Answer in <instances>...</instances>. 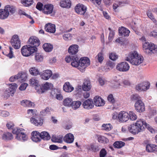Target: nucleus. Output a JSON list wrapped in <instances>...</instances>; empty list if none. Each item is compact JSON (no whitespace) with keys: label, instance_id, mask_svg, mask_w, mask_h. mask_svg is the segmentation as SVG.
<instances>
[{"label":"nucleus","instance_id":"aec40b11","mask_svg":"<svg viewBox=\"0 0 157 157\" xmlns=\"http://www.w3.org/2000/svg\"><path fill=\"white\" fill-rule=\"evenodd\" d=\"M25 76H26L25 75H23L21 73H19L17 75L11 77L9 78V81L10 82H13L17 79H19V81L21 80L24 81L25 80Z\"/></svg>","mask_w":157,"mask_h":157},{"label":"nucleus","instance_id":"79ce46f5","mask_svg":"<svg viewBox=\"0 0 157 157\" xmlns=\"http://www.w3.org/2000/svg\"><path fill=\"white\" fill-rule=\"evenodd\" d=\"M113 128V126L110 123L103 124H102L101 128L103 130L109 131L111 130Z\"/></svg>","mask_w":157,"mask_h":157},{"label":"nucleus","instance_id":"cd10ccee","mask_svg":"<svg viewBox=\"0 0 157 157\" xmlns=\"http://www.w3.org/2000/svg\"><path fill=\"white\" fill-rule=\"evenodd\" d=\"M29 83L30 85L34 86L36 90L37 87L39 89L40 86L39 80L35 77H33L29 80Z\"/></svg>","mask_w":157,"mask_h":157},{"label":"nucleus","instance_id":"ea45409f","mask_svg":"<svg viewBox=\"0 0 157 157\" xmlns=\"http://www.w3.org/2000/svg\"><path fill=\"white\" fill-rule=\"evenodd\" d=\"M40 138L44 140H48L51 138L49 133L46 131L42 132L40 133Z\"/></svg>","mask_w":157,"mask_h":157},{"label":"nucleus","instance_id":"bb28decb","mask_svg":"<svg viewBox=\"0 0 157 157\" xmlns=\"http://www.w3.org/2000/svg\"><path fill=\"white\" fill-rule=\"evenodd\" d=\"M40 133L39 132L34 131L31 133V138L33 141L35 142H38L40 141L41 138Z\"/></svg>","mask_w":157,"mask_h":157},{"label":"nucleus","instance_id":"5fc2aeb1","mask_svg":"<svg viewBox=\"0 0 157 157\" xmlns=\"http://www.w3.org/2000/svg\"><path fill=\"white\" fill-rule=\"evenodd\" d=\"M63 37L64 40L67 41L71 39L72 35L70 33H67L63 34Z\"/></svg>","mask_w":157,"mask_h":157},{"label":"nucleus","instance_id":"680f3d73","mask_svg":"<svg viewBox=\"0 0 157 157\" xmlns=\"http://www.w3.org/2000/svg\"><path fill=\"white\" fill-rule=\"evenodd\" d=\"M147 15L148 17L151 20L153 21V22L154 23L156 22V20L154 17L151 13L150 11H148L147 13Z\"/></svg>","mask_w":157,"mask_h":157},{"label":"nucleus","instance_id":"774afa93","mask_svg":"<svg viewBox=\"0 0 157 157\" xmlns=\"http://www.w3.org/2000/svg\"><path fill=\"white\" fill-rule=\"evenodd\" d=\"M36 8L39 10H43V4L42 3L39 2L37 3L36 6Z\"/></svg>","mask_w":157,"mask_h":157},{"label":"nucleus","instance_id":"de8ad7c7","mask_svg":"<svg viewBox=\"0 0 157 157\" xmlns=\"http://www.w3.org/2000/svg\"><path fill=\"white\" fill-rule=\"evenodd\" d=\"M89 150L95 152L98 151L100 150V148L98 146L94 145L93 144H91L88 148Z\"/></svg>","mask_w":157,"mask_h":157},{"label":"nucleus","instance_id":"338daca9","mask_svg":"<svg viewBox=\"0 0 157 157\" xmlns=\"http://www.w3.org/2000/svg\"><path fill=\"white\" fill-rule=\"evenodd\" d=\"M27 86L28 84L27 83H22L20 86L19 89L21 91L24 90L26 89Z\"/></svg>","mask_w":157,"mask_h":157},{"label":"nucleus","instance_id":"58836bf2","mask_svg":"<svg viewBox=\"0 0 157 157\" xmlns=\"http://www.w3.org/2000/svg\"><path fill=\"white\" fill-rule=\"evenodd\" d=\"M95 137L98 138V141L99 143H107L109 141L108 139L104 136L98 135H95Z\"/></svg>","mask_w":157,"mask_h":157},{"label":"nucleus","instance_id":"bf43d9fd","mask_svg":"<svg viewBox=\"0 0 157 157\" xmlns=\"http://www.w3.org/2000/svg\"><path fill=\"white\" fill-rule=\"evenodd\" d=\"M109 29L110 30L109 36V39L110 41H111L113 39L115 33L113 31L110 30V28H109Z\"/></svg>","mask_w":157,"mask_h":157},{"label":"nucleus","instance_id":"e433bc0d","mask_svg":"<svg viewBox=\"0 0 157 157\" xmlns=\"http://www.w3.org/2000/svg\"><path fill=\"white\" fill-rule=\"evenodd\" d=\"M7 85L9 86L8 90L12 93V96H13L12 95H13L16 91V90L17 87V85L14 83H13L10 84H9Z\"/></svg>","mask_w":157,"mask_h":157},{"label":"nucleus","instance_id":"f8f14e48","mask_svg":"<svg viewBox=\"0 0 157 157\" xmlns=\"http://www.w3.org/2000/svg\"><path fill=\"white\" fill-rule=\"evenodd\" d=\"M134 107L136 111L139 113H141L145 111L144 104L141 100L136 101Z\"/></svg>","mask_w":157,"mask_h":157},{"label":"nucleus","instance_id":"69168bd1","mask_svg":"<svg viewBox=\"0 0 157 157\" xmlns=\"http://www.w3.org/2000/svg\"><path fill=\"white\" fill-rule=\"evenodd\" d=\"M9 49L10 52L7 56L10 58L11 59L14 57L13 52V48L11 47H9Z\"/></svg>","mask_w":157,"mask_h":157},{"label":"nucleus","instance_id":"423d86ee","mask_svg":"<svg viewBox=\"0 0 157 157\" xmlns=\"http://www.w3.org/2000/svg\"><path fill=\"white\" fill-rule=\"evenodd\" d=\"M53 85L51 83L46 82L45 83L40 86L39 89L37 87L36 91L39 94H42L44 93L47 91L53 88Z\"/></svg>","mask_w":157,"mask_h":157},{"label":"nucleus","instance_id":"4468645a","mask_svg":"<svg viewBox=\"0 0 157 157\" xmlns=\"http://www.w3.org/2000/svg\"><path fill=\"white\" fill-rule=\"evenodd\" d=\"M118 119L121 122H125L128 120V113L125 111H122L118 114Z\"/></svg>","mask_w":157,"mask_h":157},{"label":"nucleus","instance_id":"dca6fc26","mask_svg":"<svg viewBox=\"0 0 157 157\" xmlns=\"http://www.w3.org/2000/svg\"><path fill=\"white\" fill-rule=\"evenodd\" d=\"M128 130L130 133L134 135L138 134L143 131L138 126H136L134 123L128 126Z\"/></svg>","mask_w":157,"mask_h":157},{"label":"nucleus","instance_id":"e2e57ef3","mask_svg":"<svg viewBox=\"0 0 157 157\" xmlns=\"http://www.w3.org/2000/svg\"><path fill=\"white\" fill-rule=\"evenodd\" d=\"M12 93L9 90H6L4 92L3 96L4 98L7 99L8 97H10Z\"/></svg>","mask_w":157,"mask_h":157},{"label":"nucleus","instance_id":"f257e3e1","mask_svg":"<svg viewBox=\"0 0 157 157\" xmlns=\"http://www.w3.org/2000/svg\"><path fill=\"white\" fill-rule=\"evenodd\" d=\"M126 60L133 65H138L143 62L144 58L139 55L136 51H133L128 54Z\"/></svg>","mask_w":157,"mask_h":157},{"label":"nucleus","instance_id":"49530a36","mask_svg":"<svg viewBox=\"0 0 157 157\" xmlns=\"http://www.w3.org/2000/svg\"><path fill=\"white\" fill-rule=\"evenodd\" d=\"M21 3L25 6H29L33 4V0H22Z\"/></svg>","mask_w":157,"mask_h":157},{"label":"nucleus","instance_id":"72a5a7b5","mask_svg":"<svg viewBox=\"0 0 157 157\" xmlns=\"http://www.w3.org/2000/svg\"><path fill=\"white\" fill-rule=\"evenodd\" d=\"M146 150L148 152L157 151V146L153 144H147L146 147Z\"/></svg>","mask_w":157,"mask_h":157},{"label":"nucleus","instance_id":"1a4fd4ad","mask_svg":"<svg viewBox=\"0 0 157 157\" xmlns=\"http://www.w3.org/2000/svg\"><path fill=\"white\" fill-rule=\"evenodd\" d=\"M116 67L118 71L121 72L127 71L130 68L128 64L125 62H123L118 63Z\"/></svg>","mask_w":157,"mask_h":157},{"label":"nucleus","instance_id":"20e7f679","mask_svg":"<svg viewBox=\"0 0 157 157\" xmlns=\"http://www.w3.org/2000/svg\"><path fill=\"white\" fill-rule=\"evenodd\" d=\"M24 131V130L23 128H15L12 132L13 133L16 134V138L17 139L24 141L27 140L28 137L25 133L23 132Z\"/></svg>","mask_w":157,"mask_h":157},{"label":"nucleus","instance_id":"3c124183","mask_svg":"<svg viewBox=\"0 0 157 157\" xmlns=\"http://www.w3.org/2000/svg\"><path fill=\"white\" fill-rule=\"evenodd\" d=\"M35 60L37 62H40L43 59V56L42 54L40 53H36L35 56Z\"/></svg>","mask_w":157,"mask_h":157},{"label":"nucleus","instance_id":"0e129e2a","mask_svg":"<svg viewBox=\"0 0 157 157\" xmlns=\"http://www.w3.org/2000/svg\"><path fill=\"white\" fill-rule=\"evenodd\" d=\"M6 126L8 129H12L14 127V124L13 122L10 121L7 123Z\"/></svg>","mask_w":157,"mask_h":157},{"label":"nucleus","instance_id":"4be33fe9","mask_svg":"<svg viewBox=\"0 0 157 157\" xmlns=\"http://www.w3.org/2000/svg\"><path fill=\"white\" fill-rule=\"evenodd\" d=\"M94 103L97 106H101L105 104V101L99 96H96L94 98Z\"/></svg>","mask_w":157,"mask_h":157},{"label":"nucleus","instance_id":"603ef678","mask_svg":"<svg viewBox=\"0 0 157 157\" xmlns=\"http://www.w3.org/2000/svg\"><path fill=\"white\" fill-rule=\"evenodd\" d=\"M37 111L34 109H29L27 110V113L29 116H35L37 115Z\"/></svg>","mask_w":157,"mask_h":157},{"label":"nucleus","instance_id":"864d4df0","mask_svg":"<svg viewBox=\"0 0 157 157\" xmlns=\"http://www.w3.org/2000/svg\"><path fill=\"white\" fill-rule=\"evenodd\" d=\"M52 142L58 143H61L63 142L62 138H59L56 136L52 137Z\"/></svg>","mask_w":157,"mask_h":157},{"label":"nucleus","instance_id":"412c9836","mask_svg":"<svg viewBox=\"0 0 157 157\" xmlns=\"http://www.w3.org/2000/svg\"><path fill=\"white\" fill-rule=\"evenodd\" d=\"M45 29L48 32L54 33L56 30V26L54 24L48 23L45 25Z\"/></svg>","mask_w":157,"mask_h":157},{"label":"nucleus","instance_id":"4d7b16f0","mask_svg":"<svg viewBox=\"0 0 157 157\" xmlns=\"http://www.w3.org/2000/svg\"><path fill=\"white\" fill-rule=\"evenodd\" d=\"M109 58L110 59L114 61L118 58V56L115 53L112 52L109 55Z\"/></svg>","mask_w":157,"mask_h":157},{"label":"nucleus","instance_id":"a878e982","mask_svg":"<svg viewBox=\"0 0 157 157\" xmlns=\"http://www.w3.org/2000/svg\"><path fill=\"white\" fill-rule=\"evenodd\" d=\"M118 31L119 35L122 36H128L130 33L129 30L123 27L119 28Z\"/></svg>","mask_w":157,"mask_h":157},{"label":"nucleus","instance_id":"09e8293b","mask_svg":"<svg viewBox=\"0 0 157 157\" xmlns=\"http://www.w3.org/2000/svg\"><path fill=\"white\" fill-rule=\"evenodd\" d=\"M125 145L124 142L122 141H116L113 144L114 146L117 148H120L123 147Z\"/></svg>","mask_w":157,"mask_h":157},{"label":"nucleus","instance_id":"6ab92c4d","mask_svg":"<svg viewBox=\"0 0 157 157\" xmlns=\"http://www.w3.org/2000/svg\"><path fill=\"white\" fill-rule=\"evenodd\" d=\"M31 123L34 125L37 126H40L43 124V120L40 118H35L33 117L30 118Z\"/></svg>","mask_w":157,"mask_h":157},{"label":"nucleus","instance_id":"9b49d317","mask_svg":"<svg viewBox=\"0 0 157 157\" xmlns=\"http://www.w3.org/2000/svg\"><path fill=\"white\" fill-rule=\"evenodd\" d=\"M87 8L82 4L78 3L75 7V12L78 14L84 15L87 10Z\"/></svg>","mask_w":157,"mask_h":157},{"label":"nucleus","instance_id":"f3484780","mask_svg":"<svg viewBox=\"0 0 157 157\" xmlns=\"http://www.w3.org/2000/svg\"><path fill=\"white\" fill-rule=\"evenodd\" d=\"M28 43L31 45H30V46H35L36 48V47L40 45V42L37 37L36 36H32L30 37Z\"/></svg>","mask_w":157,"mask_h":157},{"label":"nucleus","instance_id":"c9c22d12","mask_svg":"<svg viewBox=\"0 0 157 157\" xmlns=\"http://www.w3.org/2000/svg\"><path fill=\"white\" fill-rule=\"evenodd\" d=\"M91 87L90 82L88 80H86L84 82L82 89L84 91H87L90 90Z\"/></svg>","mask_w":157,"mask_h":157},{"label":"nucleus","instance_id":"c85d7f7f","mask_svg":"<svg viewBox=\"0 0 157 157\" xmlns=\"http://www.w3.org/2000/svg\"><path fill=\"white\" fill-rule=\"evenodd\" d=\"M63 89L65 92L69 93L71 92L74 90V87L68 82L65 83L63 85Z\"/></svg>","mask_w":157,"mask_h":157},{"label":"nucleus","instance_id":"a18cd8bd","mask_svg":"<svg viewBox=\"0 0 157 157\" xmlns=\"http://www.w3.org/2000/svg\"><path fill=\"white\" fill-rule=\"evenodd\" d=\"M128 120L130 119L132 121L136 120L137 119V116L135 113L132 111H129L128 113Z\"/></svg>","mask_w":157,"mask_h":157},{"label":"nucleus","instance_id":"393cba45","mask_svg":"<svg viewBox=\"0 0 157 157\" xmlns=\"http://www.w3.org/2000/svg\"><path fill=\"white\" fill-rule=\"evenodd\" d=\"M80 59L77 55H74L72 58L71 64L74 67L77 68L78 69L79 66L80 65Z\"/></svg>","mask_w":157,"mask_h":157},{"label":"nucleus","instance_id":"473e14b6","mask_svg":"<svg viewBox=\"0 0 157 157\" xmlns=\"http://www.w3.org/2000/svg\"><path fill=\"white\" fill-rule=\"evenodd\" d=\"M21 105L25 107H31L34 106V103L27 100H22L21 102Z\"/></svg>","mask_w":157,"mask_h":157},{"label":"nucleus","instance_id":"a19ab883","mask_svg":"<svg viewBox=\"0 0 157 157\" xmlns=\"http://www.w3.org/2000/svg\"><path fill=\"white\" fill-rule=\"evenodd\" d=\"M72 101V99L71 98H65L63 100V104L66 107L71 106Z\"/></svg>","mask_w":157,"mask_h":157},{"label":"nucleus","instance_id":"7ed1b4c3","mask_svg":"<svg viewBox=\"0 0 157 157\" xmlns=\"http://www.w3.org/2000/svg\"><path fill=\"white\" fill-rule=\"evenodd\" d=\"M37 48L35 46L32 47L30 45H26L22 47L21 52L22 55L25 57L30 56L37 51Z\"/></svg>","mask_w":157,"mask_h":157},{"label":"nucleus","instance_id":"37998d69","mask_svg":"<svg viewBox=\"0 0 157 157\" xmlns=\"http://www.w3.org/2000/svg\"><path fill=\"white\" fill-rule=\"evenodd\" d=\"M2 138L6 140H10L13 138L12 135L9 132H5L2 135Z\"/></svg>","mask_w":157,"mask_h":157},{"label":"nucleus","instance_id":"9d476101","mask_svg":"<svg viewBox=\"0 0 157 157\" xmlns=\"http://www.w3.org/2000/svg\"><path fill=\"white\" fill-rule=\"evenodd\" d=\"M122 84L124 86H129L131 85L130 82L128 80L124 79L123 80L120 79H117L115 81V83L112 86L114 88H118Z\"/></svg>","mask_w":157,"mask_h":157},{"label":"nucleus","instance_id":"b1692460","mask_svg":"<svg viewBox=\"0 0 157 157\" xmlns=\"http://www.w3.org/2000/svg\"><path fill=\"white\" fill-rule=\"evenodd\" d=\"M74 137L73 135L71 133H69L66 135L63 138L64 141L67 143L71 144L74 141Z\"/></svg>","mask_w":157,"mask_h":157},{"label":"nucleus","instance_id":"39448f33","mask_svg":"<svg viewBox=\"0 0 157 157\" xmlns=\"http://www.w3.org/2000/svg\"><path fill=\"white\" fill-rule=\"evenodd\" d=\"M143 50L147 54L155 53L157 52V46L151 43H145L143 46Z\"/></svg>","mask_w":157,"mask_h":157},{"label":"nucleus","instance_id":"6e6d98bb","mask_svg":"<svg viewBox=\"0 0 157 157\" xmlns=\"http://www.w3.org/2000/svg\"><path fill=\"white\" fill-rule=\"evenodd\" d=\"M131 99L132 101H138L141 100V97L137 94H135L132 95L131 97Z\"/></svg>","mask_w":157,"mask_h":157},{"label":"nucleus","instance_id":"f704fd0d","mask_svg":"<svg viewBox=\"0 0 157 157\" xmlns=\"http://www.w3.org/2000/svg\"><path fill=\"white\" fill-rule=\"evenodd\" d=\"M44 50L46 52H49L52 51L53 47V45L50 43H44L42 46Z\"/></svg>","mask_w":157,"mask_h":157},{"label":"nucleus","instance_id":"8fccbe9b","mask_svg":"<svg viewBox=\"0 0 157 157\" xmlns=\"http://www.w3.org/2000/svg\"><path fill=\"white\" fill-rule=\"evenodd\" d=\"M95 59L99 62L101 63L104 59L103 53L102 52L99 53L95 57Z\"/></svg>","mask_w":157,"mask_h":157},{"label":"nucleus","instance_id":"c756f323","mask_svg":"<svg viewBox=\"0 0 157 157\" xmlns=\"http://www.w3.org/2000/svg\"><path fill=\"white\" fill-rule=\"evenodd\" d=\"M59 5L63 8H69L71 7V3L70 0H61Z\"/></svg>","mask_w":157,"mask_h":157},{"label":"nucleus","instance_id":"7c9ffc66","mask_svg":"<svg viewBox=\"0 0 157 157\" xmlns=\"http://www.w3.org/2000/svg\"><path fill=\"white\" fill-rule=\"evenodd\" d=\"M134 123L136 126H138L143 131L144 130L145 124H146V122L142 119H138L136 122Z\"/></svg>","mask_w":157,"mask_h":157},{"label":"nucleus","instance_id":"f03ea898","mask_svg":"<svg viewBox=\"0 0 157 157\" xmlns=\"http://www.w3.org/2000/svg\"><path fill=\"white\" fill-rule=\"evenodd\" d=\"M15 12V10L13 6L8 5L4 9H0V19H5L9 16L10 13L13 14Z\"/></svg>","mask_w":157,"mask_h":157},{"label":"nucleus","instance_id":"0eeeda50","mask_svg":"<svg viewBox=\"0 0 157 157\" xmlns=\"http://www.w3.org/2000/svg\"><path fill=\"white\" fill-rule=\"evenodd\" d=\"M80 65L78 70L81 72H84L86 68L90 64V60L86 57H82L80 59Z\"/></svg>","mask_w":157,"mask_h":157},{"label":"nucleus","instance_id":"a211bd4d","mask_svg":"<svg viewBox=\"0 0 157 157\" xmlns=\"http://www.w3.org/2000/svg\"><path fill=\"white\" fill-rule=\"evenodd\" d=\"M82 105L84 109H90L93 108L94 104L92 99H88L83 102Z\"/></svg>","mask_w":157,"mask_h":157},{"label":"nucleus","instance_id":"052dcab7","mask_svg":"<svg viewBox=\"0 0 157 157\" xmlns=\"http://www.w3.org/2000/svg\"><path fill=\"white\" fill-rule=\"evenodd\" d=\"M50 112V109L49 108H47L41 111L40 112V114L42 116H44L47 113H49Z\"/></svg>","mask_w":157,"mask_h":157},{"label":"nucleus","instance_id":"13d9d810","mask_svg":"<svg viewBox=\"0 0 157 157\" xmlns=\"http://www.w3.org/2000/svg\"><path fill=\"white\" fill-rule=\"evenodd\" d=\"M107 154V151L105 148L102 149L99 153L100 157H105Z\"/></svg>","mask_w":157,"mask_h":157},{"label":"nucleus","instance_id":"2eb2a0df","mask_svg":"<svg viewBox=\"0 0 157 157\" xmlns=\"http://www.w3.org/2000/svg\"><path fill=\"white\" fill-rule=\"evenodd\" d=\"M52 75V72L50 70H44L41 72L40 74L41 78L45 80H48Z\"/></svg>","mask_w":157,"mask_h":157},{"label":"nucleus","instance_id":"2f4dec72","mask_svg":"<svg viewBox=\"0 0 157 157\" xmlns=\"http://www.w3.org/2000/svg\"><path fill=\"white\" fill-rule=\"evenodd\" d=\"M78 46L76 44H73L69 47L68 52L71 55H75L78 52Z\"/></svg>","mask_w":157,"mask_h":157},{"label":"nucleus","instance_id":"ddd939ff","mask_svg":"<svg viewBox=\"0 0 157 157\" xmlns=\"http://www.w3.org/2000/svg\"><path fill=\"white\" fill-rule=\"evenodd\" d=\"M150 83L147 82L140 83L136 85V89L139 91H145L149 89Z\"/></svg>","mask_w":157,"mask_h":157},{"label":"nucleus","instance_id":"4c0bfd02","mask_svg":"<svg viewBox=\"0 0 157 157\" xmlns=\"http://www.w3.org/2000/svg\"><path fill=\"white\" fill-rule=\"evenodd\" d=\"M29 72L30 74L33 76H37L40 74L38 69L35 67H31L29 69Z\"/></svg>","mask_w":157,"mask_h":157},{"label":"nucleus","instance_id":"5701e85b","mask_svg":"<svg viewBox=\"0 0 157 157\" xmlns=\"http://www.w3.org/2000/svg\"><path fill=\"white\" fill-rule=\"evenodd\" d=\"M53 6L51 4H48L45 5L43 9V12L46 14H49L52 12Z\"/></svg>","mask_w":157,"mask_h":157},{"label":"nucleus","instance_id":"6e6552de","mask_svg":"<svg viewBox=\"0 0 157 157\" xmlns=\"http://www.w3.org/2000/svg\"><path fill=\"white\" fill-rule=\"evenodd\" d=\"M10 43L13 47L16 49H19L21 47L20 40L17 35H14L12 36Z\"/></svg>","mask_w":157,"mask_h":157},{"label":"nucleus","instance_id":"c03bdc74","mask_svg":"<svg viewBox=\"0 0 157 157\" xmlns=\"http://www.w3.org/2000/svg\"><path fill=\"white\" fill-rule=\"evenodd\" d=\"M81 104V102L79 101H72L71 106L75 110L79 108Z\"/></svg>","mask_w":157,"mask_h":157}]
</instances>
